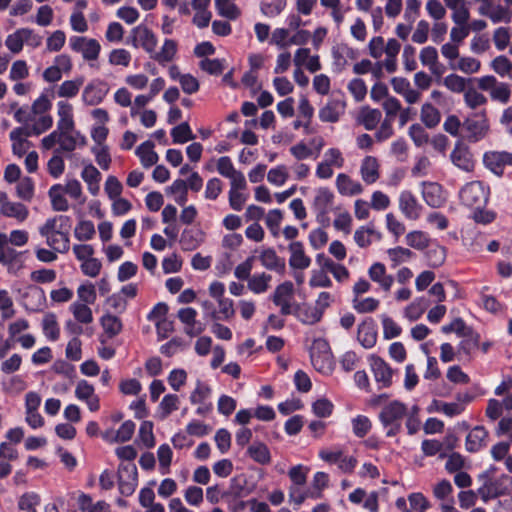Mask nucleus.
<instances>
[{"mask_svg":"<svg viewBox=\"0 0 512 512\" xmlns=\"http://www.w3.org/2000/svg\"><path fill=\"white\" fill-rule=\"evenodd\" d=\"M56 144L59 145L55 150L57 153L72 152L78 145H84L85 139L80 132L72 131L60 134L50 133L41 140L42 148L45 150L53 148Z\"/></svg>","mask_w":512,"mask_h":512,"instance_id":"obj_1","label":"nucleus"},{"mask_svg":"<svg viewBox=\"0 0 512 512\" xmlns=\"http://www.w3.org/2000/svg\"><path fill=\"white\" fill-rule=\"evenodd\" d=\"M310 358L313 367L322 374H329L333 370V357L329 344L324 339H316L310 349Z\"/></svg>","mask_w":512,"mask_h":512,"instance_id":"obj_2","label":"nucleus"},{"mask_svg":"<svg viewBox=\"0 0 512 512\" xmlns=\"http://www.w3.org/2000/svg\"><path fill=\"white\" fill-rule=\"evenodd\" d=\"M52 104L48 96L42 94L31 105L33 113L39 115L37 121L30 127L34 135H40L51 128L53 119L46 114L50 110Z\"/></svg>","mask_w":512,"mask_h":512,"instance_id":"obj_3","label":"nucleus"},{"mask_svg":"<svg viewBox=\"0 0 512 512\" xmlns=\"http://www.w3.org/2000/svg\"><path fill=\"white\" fill-rule=\"evenodd\" d=\"M486 114V109H482L464 120L462 127L468 133L467 138L469 141H479L488 133L489 123Z\"/></svg>","mask_w":512,"mask_h":512,"instance_id":"obj_4","label":"nucleus"},{"mask_svg":"<svg viewBox=\"0 0 512 512\" xmlns=\"http://www.w3.org/2000/svg\"><path fill=\"white\" fill-rule=\"evenodd\" d=\"M461 202L471 208H481L488 200V193L483 184L474 181L466 184L460 191Z\"/></svg>","mask_w":512,"mask_h":512,"instance_id":"obj_5","label":"nucleus"},{"mask_svg":"<svg viewBox=\"0 0 512 512\" xmlns=\"http://www.w3.org/2000/svg\"><path fill=\"white\" fill-rule=\"evenodd\" d=\"M138 484L137 467L133 463L121 464L118 469L119 492L124 496L134 493Z\"/></svg>","mask_w":512,"mask_h":512,"instance_id":"obj_6","label":"nucleus"},{"mask_svg":"<svg viewBox=\"0 0 512 512\" xmlns=\"http://www.w3.org/2000/svg\"><path fill=\"white\" fill-rule=\"evenodd\" d=\"M72 50L82 54L87 61L97 60L101 51L100 43L96 39L75 36L70 39Z\"/></svg>","mask_w":512,"mask_h":512,"instance_id":"obj_7","label":"nucleus"},{"mask_svg":"<svg viewBox=\"0 0 512 512\" xmlns=\"http://www.w3.org/2000/svg\"><path fill=\"white\" fill-rule=\"evenodd\" d=\"M294 296V286L290 281L278 285L272 296L273 303L280 307L282 315L293 313L292 299Z\"/></svg>","mask_w":512,"mask_h":512,"instance_id":"obj_8","label":"nucleus"},{"mask_svg":"<svg viewBox=\"0 0 512 512\" xmlns=\"http://www.w3.org/2000/svg\"><path fill=\"white\" fill-rule=\"evenodd\" d=\"M109 92V85L102 80H93L82 91V101L89 106L100 104Z\"/></svg>","mask_w":512,"mask_h":512,"instance_id":"obj_9","label":"nucleus"},{"mask_svg":"<svg viewBox=\"0 0 512 512\" xmlns=\"http://www.w3.org/2000/svg\"><path fill=\"white\" fill-rule=\"evenodd\" d=\"M132 44L141 46L148 54H152L157 47V37L151 29L145 25H139L132 29Z\"/></svg>","mask_w":512,"mask_h":512,"instance_id":"obj_10","label":"nucleus"},{"mask_svg":"<svg viewBox=\"0 0 512 512\" xmlns=\"http://www.w3.org/2000/svg\"><path fill=\"white\" fill-rule=\"evenodd\" d=\"M485 166L496 175L503 174L505 166H512V153L506 151H488L484 154Z\"/></svg>","mask_w":512,"mask_h":512,"instance_id":"obj_11","label":"nucleus"},{"mask_svg":"<svg viewBox=\"0 0 512 512\" xmlns=\"http://www.w3.org/2000/svg\"><path fill=\"white\" fill-rule=\"evenodd\" d=\"M508 475H501L495 481L486 483L484 486L478 489V494L481 496L484 502L490 499L496 498L501 495L509 494L508 483L510 482Z\"/></svg>","mask_w":512,"mask_h":512,"instance_id":"obj_12","label":"nucleus"},{"mask_svg":"<svg viewBox=\"0 0 512 512\" xmlns=\"http://www.w3.org/2000/svg\"><path fill=\"white\" fill-rule=\"evenodd\" d=\"M75 396L78 400L84 401L90 411H97L100 408L99 397L95 394L94 386L86 380H80L75 388Z\"/></svg>","mask_w":512,"mask_h":512,"instance_id":"obj_13","label":"nucleus"},{"mask_svg":"<svg viewBox=\"0 0 512 512\" xmlns=\"http://www.w3.org/2000/svg\"><path fill=\"white\" fill-rule=\"evenodd\" d=\"M333 200L334 195L328 188H319L316 190L312 206L319 221H323L327 216Z\"/></svg>","mask_w":512,"mask_h":512,"instance_id":"obj_14","label":"nucleus"},{"mask_svg":"<svg viewBox=\"0 0 512 512\" xmlns=\"http://www.w3.org/2000/svg\"><path fill=\"white\" fill-rule=\"evenodd\" d=\"M369 363L375 380L381 383L383 387L390 386L393 374L390 366L382 358L375 355L370 356Z\"/></svg>","mask_w":512,"mask_h":512,"instance_id":"obj_15","label":"nucleus"},{"mask_svg":"<svg viewBox=\"0 0 512 512\" xmlns=\"http://www.w3.org/2000/svg\"><path fill=\"white\" fill-rule=\"evenodd\" d=\"M217 171L223 177L230 180V185L243 186V181L246 180L241 171L235 169L231 159L228 156H222L217 160Z\"/></svg>","mask_w":512,"mask_h":512,"instance_id":"obj_16","label":"nucleus"},{"mask_svg":"<svg viewBox=\"0 0 512 512\" xmlns=\"http://www.w3.org/2000/svg\"><path fill=\"white\" fill-rule=\"evenodd\" d=\"M406 406L399 401H392L385 405L380 412V420L384 426L397 423L406 414Z\"/></svg>","mask_w":512,"mask_h":512,"instance_id":"obj_17","label":"nucleus"},{"mask_svg":"<svg viewBox=\"0 0 512 512\" xmlns=\"http://www.w3.org/2000/svg\"><path fill=\"white\" fill-rule=\"evenodd\" d=\"M30 135H34L30 127H18L10 132L12 150L15 155L22 156L26 153L30 146L27 137Z\"/></svg>","mask_w":512,"mask_h":512,"instance_id":"obj_18","label":"nucleus"},{"mask_svg":"<svg viewBox=\"0 0 512 512\" xmlns=\"http://www.w3.org/2000/svg\"><path fill=\"white\" fill-rule=\"evenodd\" d=\"M357 340L366 349L376 344L377 330L372 319H366L358 325Z\"/></svg>","mask_w":512,"mask_h":512,"instance_id":"obj_19","label":"nucleus"},{"mask_svg":"<svg viewBox=\"0 0 512 512\" xmlns=\"http://www.w3.org/2000/svg\"><path fill=\"white\" fill-rule=\"evenodd\" d=\"M422 195L425 202L431 207H440L446 201L442 187L435 182H424Z\"/></svg>","mask_w":512,"mask_h":512,"instance_id":"obj_20","label":"nucleus"},{"mask_svg":"<svg viewBox=\"0 0 512 512\" xmlns=\"http://www.w3.org/2000/svg\"><path fill=\"white\" fill-rule=\"evenodd\" d=\"M259 260L263 267L268 270L284 274L286 270L285 259L277 255L273 248H265L259 255Z\"/></svg>","mask_w":512,"mask_h":512,"instance_id":"obj_21","label":"nucleus"},{"mask_svg":"<svg viewBox=\"0 0 512 512\" xmlns=\"http://www.w3.org/2000/svg\"><path fill=\"white\" fill-rule=\"evenodd\" d=\"M288 249L290 252L289 265L291 268L304 270L310 266L311 259L305 254L304 247L301 242H291Z\"/></svg>","mask_w":512,"mask_h":512,"instance_id":"obj_22","label":"nucleus"},{"mask_svg":"<svg viewBox=\"0 0 512 512\" xmlns=\"http://www.w3.org/2000/svg\"><path fill=\"white\" fill-rule=\"evenodd\" d=\"M379 168L380 164L376 157H364L360 165V175L362 180L368 185L375 183L380 177Z\"/></svg>","mask_w":512,"mask_h":512,"instance_id":"obj_23","label":"nucleus"},{"mask_svg":"<svg viewBox=\"0 0 512 512\" xmlns=\"http://www.w3.org/2000/svg\"><path fill=\"white\" fill-rule=\"evenodd\" d=\"M335 185L339 194L343 196H355L363 192L362 184L344 173L337 175Z\"/></svg>","mask_w":512,"mask_h":512,"instance_id":"obj_24","label":"nucleus"},{"mask_svg":"<svg viewBox=\"0 0 512 512\" xmlns=\"http://www.w3.org/2000/svg\"><path fill=\"white\" fill-rule=\"evenodd\" d=\"M368 275L373 282H376L385 292H388L394 282L392 275L386 273L384 264L374 263L368 270Z\"/></svg>","mask_w":512,"mask_h":512,"instance_id":"obj_25","label":"nucleus"},{"mask_svg":"<svg viewBox=\"0 0 512 512\" xmlns=\"http://www.w3.org/2000/svg\"><path fill=\"white\" fill-rule=\"evenodd\" d=\"M345 102L333 99L327 102L319 111V118L324 122H337L345 110Z\"/></svg>","mask_w":512,"mask_h":512,"instance_id":"obj_26","label":"nucleus"},{"mask_svg":"<svg viewBox=\"0 0 512 512\" xmlns=\"http://www.w3.org/2000/svg\"><path fill=\"white\" fill-rule=\"evenodd\" d=\"M399 207L404 215L411 220L417 219L420 215L421 207L409 191H404L400 194Z\"/></svg>","mask_w":512,"mask_h":512,"instance_id":"obj_27","label":"nucleus"},{"mask_svg":"<svg viewBox=\"0 0 512 512\" xmlns=\"http://www.w3.org/2000/svg\"><path fill=\"white\" fill-rule=\"evenodd\" d=\"M81 178L87 184L88 191L96 196L100 191L101 173L99 170L92 164H86L82 169Z\"/></svg>","mask_w":512,"mask_h":512,"instance_id":"obj_28","label":"nucleus"},{"mask_svg":"<svg viewBox=\"0 0 512 512\" xmlns=\"http://www.w3.org/2000/svg\"><path fill=\"white\" fill-rule=\"evenodd\" d=\"M487 431L482 426L474 427L466 437V449L469 452H477L486 445Z\"/></svg>","mask_w":512,"mask_h":512,"instance_id":"obj_29","label":"nucleus"},{"mask_svg":"<svg viewBox=\"0 0 512 512\" xmlns=\"http://www.w3.org/2000/svg\"><path fill=\"white\" fill-rule=\"evenodd\" d=\"M205 239V234L199 229L184 230L180 239V244L183 250L193 251L197 249Z\"/></svg>","mask_w":512,"mask_h":512,"instance_id":"obj_30","label":"nucleus"},{"mask_svg":"<svg viewBox=\"0 0 512 512\" xmlns=\"http://www.w3.org/2000/svg\"><path fill=\"white\" fill-rule=\"evenodd\" d=\"M382 114L378 109L363 106L357 116V122L362 124L366 130H373L379 124Z\"/></svg>","mask_w":512,"mask_h":512,"instance_id":"obj_31","label":"nucleus"},{"mask_svg":"<svg viewBox=\"0 0 512 512\" xmlns=\"http://www.w3.org/2000/svg\"><path fill=\"white\" fill-rule=\"evenodd\" d=\"M381 238V233L376 231L371 224L367 226H361L354 233V240L356 244L361 248L368 247L373 240H380Z\"/></svg>","mask_w":512,"mask_h":512,"instance_id":"obj_32","label":"nucleus"},{"mask_svg":"<svg viewBox=\"0 0 512 512\" xmlns=\"http://www.w3.org/2000/svg\"><path fill=\"white\" fill-rule=\"evenodd\" d=\"M445 6L451 10V19L453 23H463L470 19V11L465 0H443Z\"/></svg>","mask_w":512,"mask_h":512,"instance_id":"obj_33","label":"nucleus"},{"mask_svg":"<svg viewBox=\"0 0 512 512\" xmlns=\"http://www.w3.org/2000/svg\"><path fill=\"white\" fill-rule=\"evenodd\" d=\"M451 161L458 168L470 172L474 169V161L471 153L462 147H455L451 153Z\"/></svg>","mask_w":512,"mask_h":512,"instance_id":"obj_34","label":"nucleus"},{"mask_svg":"<svg viewBox=\"0 0 512 512\" xmlns=\"http://www.w3.org/2000/svg\"><path fill=\"white\" fill-rule=\"evenodd\" d=\"M293 312L302 323L308 325L319 322L323 316L315 306L311 305H296Z\"/></svg>","mask_w":512,"mask_h":512,"instance_id":"obj_35","label":"nucleus"},{"mask_svg":"<svg viewBox=\"0 0 512 512\" xmlns=\"http://www.w3.org/2000/svg\"><path fill=\"white\" fill-rule=\"evenodd\" d=\"M177 52V43L172 39H165L159 51L154 50L150 55L159 64H165L174 59Z\"/></svg>","mask_w":512,"mask_h":512,"instance_id":"obj_36","label":"nucleus"},{"mask_svg":"<svg viewBox=\"0 0 512 512\" xmlns=\"http://www.w3.org/2000/svg\"><path fill=\"white\" fill-rule=\"evenodd\" d=\"M136 155L140 158L141 164L145 168L155 165L158 161V155L154 151V143L149 140L138 146Z\"/></svg>","mask_w":512,"mask_h":512,"instance_id":"obj_37","label":"nucleus"},{"mask_svg":"<svg viewBox=\"0 0 512 512\" xmlns=\"http://www.w3.org/2000/svg\"><path fill=\"white\" fill-rule=\"evenodd\" d=\"M247 188L246 180L243 181V186H236L234 184L230 185L229 190V204L231 208L235 211L242 210L244 204L247 201V194L243 193V191Z\"/></svg>","mask_w":512,"mask_h":512,"instance_id":"obj_38","label":"nucleus"},{"mask_svg":"<svg viewBox=\"0 0 512 512\" xmlns=\"http://www.w3.org/2000/svg\"><path fill=\"white\" fill-rule=\"evenodd\" d=\"M420 119L427 128H434L440 123V111L431 103H424L421 107Z\"/></svg>","mask_w":512,"mask_h":512,"instance_id":"obj_39","label":"nucleus"},{"mask_svg":"<svg viewBox=\"0 0 512 512\" xmlns=\"http://www.w3.org/2000/svg\"><path fill=\"white\" fill-rule=\"evenodd\" d=\"M248 455L257 463L267 465L271 461L268 447L262 442H254L247 449Z\"/></svg>","mask_w":512,"mask_h":512,"instance_id":"obj_40","label":"nucleus"},{"mask_svg":"<svg viewBox=\"0 0 512 512\" xmlns=\"http://www.w3.org/2000/svg\"><path fill=\"white\" fill-rule=\"evenodd\" d=\"M0 212L2 215L15 218L19 222L25 221L29 215V211L25 205L11 201L5 203L4 207L0 208Z\"/></svg>","mask_w":512,"mask_h":512,"instance_id":"obj_41","label":"nucleus"},{"mask_svg":"<svg viewBox=\"0 0 512 512\" xmlns=\"http://www.w3.org/2000/svg\"><path fill=\"white\" fill-rule=\"evenodd\" d=\"M419 59L423 66L429 68L433 74H440L438 71V51L433 46H426L421 49Z\"/></svg>","mask_w":512,"mask_h":512,"instance_id":"obj_42","label":"nucleus"},{"mask_svg":"<svg viewBox=\"0 0 512 512\" xmlns=\"http://www.w3.org/2000/svg\"><path fill=\"white\" fill-rule=\"evenodd\" d=\"M62 186L60 184L53 185L49 189V197L51 199V205L53 210L64 212L69 209L67 199L63 196Z\"/></svg>","mask_w":512,"mask_h":512,"instance_id":"obj_43","label":"nucleus"},{"mask_svg":"<svg viewBox=\"0 0 512 512\" xmlns=\"http://www.w3.org/2000/svg\"><path fill=\"white\" fill-rule=\"evenodd\" d=\"M84 83V79L82 77L66 80L57 89V95L61 98H72L75 97L80 88Z\"/></svg>","mask_w":512,"mask_h":512,"instance_id":"obj_44","label":"nucleus"},{"mask_svg":"<svg viewBox=\"0 0 512 512\" xmlns=\"http://www.w3.org/2000/svg\"><path fill=\"white\" fill-rule=\"evenodd\" d=\"M218 309L212 312V320H229L234 316L233 301L229 298H221L217 301Z\"/></svg>","mask_w":512,"mask_h":512,"instance_id":"obj_45","label":"nucleus"},{"mask_svg":"<svg viewBox=\"0 0 512 512\" xmlns=\"http://www.w3.org/2000/svg\"><path fill=\"white\" fill-rule=\"evenodd\" d=\"M45 239L47 245L56 252L65 253L69 250L68 233L62 231L56 234L53 233L50 236H46Z\"/></svg>","mask_w":512,"mask_h":512,"instance_id":"obj_46","label":"nucleus"},{"mask_svg":"<svg viewBox=\"0 0 512 512\" xmlns=\"http://www.w3.org/2000/svg\"><path fill=\"white\" fill-rule=\"evenodd\" d=\"M428 305L427 299L423 297L417 298L405 308L404 315L410 321H416L421 317Z\"/></svg>","mask_w":512,"mask_h":512,"instance_id":"obj_47","label":"nucleus"},{"mask_svg":"<svg viewBox=\"0 0 512 512\" xmlns=\"http://www.w3.org/2000/svg\"><path fill=\"white\" fill-rule=\"evenodd\" d=\"M485 17H488L493 23H509L512 19V11L503 5L495 4L489 12H485Z\"/></svg>","mask_w":512,"mask_h":512,"instance_id":"obj_48","label":"nucleus"},{"mask_svg":"<svg viewBox=\"0 0 512 512\" xmlns=\"http://www.w3.org/2000/svg\"><path fill=\"white\" fill-rule=\"evenodd\" d=\"M68 220L69 219L66 216H56V217H53V218H49V219L46 220L44 225H42L39 228V233L43 237H46L48 235L50 236L53 233H55V234L59 233V232H61V228L63 226V223H67Z\"/></svg>","mask_w":512,"mask_h":512,"instance_id":"obj_49","label":"nucleus"},{"mask_svg":"<svg viewBox=\"0 0 512 512\" xmlns=\"http://www.w3.org/2000/svg\"><path fill=\"white\" fill-rule=\"evenodd\" d=\"M464 103L470 109L476 110L479 107L486 105L487 98L474 87H470L464 92Z\"/></svg>","mask_w":512,"mask_h":512,"instance_id":"obj_50","label":"nucleus"},{"mask_svg":"<svg viewBox=\"0 0 512 512\" xmlns=\"http://www.w3.org/2000/svg\"><path fill=\"white\" fill-rule=\"evenodd\" d=\"M101 325L109 338L115 337L122 330L121 320L112 314L103 315L101 318Z\"/></svg>","mask_w":512,"mask_h":512,"instance_id":"obj_51","label":"nucleus"},{"mask_svg":"<svg viewBox=\"0 0 512 512\" xmlns=\"http://www.w3.org/2000/svg\"><path fill=\"white\" fill-rule=\"evenodd\" d=\"M272 277L266 273L255 274L248 280V288L256 293H264L269 288Z\"/></svg>","mask_w":512,"mask_h":512,"instance_id":"obj_52","label":"nucleus"},{"mask_svg":"<svg viewBox=\"0 0 512 512\" xmlns=\"http://www.w3.org/2000/svg\"><path fill=\"white\" fill-rule=\"evenodd\" d=\"M70 310L74 318L82 324H89L93 321L92 310L84 303L74 302L70 306Z\"/></svg>","mask_w":512,"mask_h":512,"instance_id":"obj_53","label":"nucleus"},{"mask_svg":"<svg viewBox=\"0 0 512 512\" xmlns=\"http://www.w3.org/2000/svg\"><path fill=\"white\" fill-rule=\"evenodd\" d=\"M42 328L45 336L50 340L56 341L59 338L60 330L54 314L48 313L44 316L42 320Z\"/></svg>","mask_w":512,"mask_h":512,"instance_id":"obj_54","label":"nucleus"},{"mask_svg":"<svg viewBox=\"0 0 512 512\" xmlns=\"http://www.w3.org/2000/svg\"><path fill=\"white\" fill-rule=\"evenodd\" d=\"M215 7L219 15L230 20H234L240 15V10L232 0H215Z\"/></svg>","mask_w":512,"mask_h":512,"instance_id":"obj_55","label":"nucleus"},{"mask_svg":"<svg viewBox=\"0 0 512 512\" xmlns=\"http://www.w3.org/2000/svg\"><path fill=\"white\" fill-rule=\"evenodd\" d=\"M179 408V398L175 394L165 395L159 404V416L161 419L167 418L173 411Z\"/></svg>","mask_w":512,"mask_h":512,"instance_id":"obj_56","label":"nucleus"},{"mask_svg":"<svg viewBox=\"0 0 512 512\" xmlns=\"http://www.w3.org/2000/svg\"><path fill=\"white\" fill-rule=\"evenodd\" d=\"M62 191L81 205L86 202V197L83 195L82 186L76 179L68 180L66 184L62 186Z\"/></svg>","mask_w":512,"mask_h":512,"instance_id":"obj_57","label":"nucleus"},{"mask_svg":"<svg viewBox=\"0 0 512 512\" xmlns=\"http://www.w3.org/2000/svg\"><path fill=\"white\" fill-rule=\"evenodd\" d=\"M491 68L493 71L501 77L512 74V62L505 55H499L491 61Z\"/></svg>","mask_w":512,"mask_h":512,"instance_id":"obj_58","label":"nucleus"},{"mask_svg":"<svg viewBox=\"0 0 512 512\" xmlns=\"http://www.w3.org/2000/svg\"><path fill=\"white\" fill-rule=\"evenodd\" d=\"M443 85L453 93H464L467 90V79L457 74H449L443 79Z\"/></svg>","mask_w":512,"mask_h":512,"instance_id":"obj_59","label":"nucleus"},{"mask_svg":"<svg viewBox=\"0 0 512 512\" xmlns=\"http://www.w3.org/2000/svg\"><path fill=\"white\" fill-rule=\"evenodd\" d=\"M74 235L79 241H87L92 239L95 235V227L93 222L89 220L80 221L74 229Z\"/></svg>","mask_w":512,"mask_h":512,"instance_id":"obj_60","label":"nucleus"},{"mask_svg":"<svg viewBox=\"0 0 512 512\" xmlns=\"http://www.w3.org/2000/svg\"><path fill=\"white\" fill-rule=\"evenodd\" d=\"M171 135L173 137V142L180 144L195 138L187 122H183L174 127L171 131Z\"/></svg>","mask_w":512,"mask_h":512,"instance_id":"obj_61","label":"nucleus"},{"mask_svg":"<svg viewBox=\"0 0 512 512\" xmlns=\"http://www.w3.org/2000/svg\"><path fill=\"white\" fill-rule=\"evenodd\" d=\"M24 42L23 28H21L7 36L5 45L10 50V52L13 54H18L22 51Z\"/></svg>","mask_w":512,"mask_h":512,"instance_id":"obj_62","label":"nucleus"},{"mask_svg":"<svg viewBox=\"0 0 512 512\" xmlns=\"http://www.w3.org/2000/svg\"><path fill=\"white\" fill-rule=\"evenodd\" d=\"M387 254L390 261L392 262L393 267H396L401 263L406 262L413 256L411 250L400 246L388 249Z\"/></svg>","mask_w":512,"mask_h":512,"instance_id":"obj_63","label":"nucleus"},{"mask_svg":"<svg viewBox=\"0 0 512 512\" xmlns=\"http://www.w3.org/2000/svg\"><path fill=\"white\" fill-rule=\"evenodd\" d=\"M407 244L418 250L428 247L429 237L422 231H412L406 235Z\"/></svg>","mask_w":512,"mask_h":512,"instance_id":"obj_64","label":"nucleus"}]
</instances>
